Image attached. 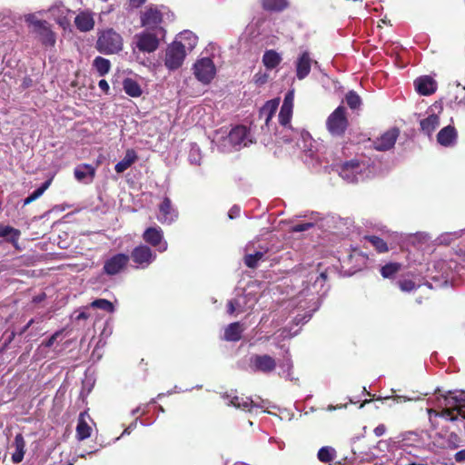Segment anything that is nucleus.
<instances>
[{
	"mask_svg": "<svg viewBox=\"0 0 465 465\" xmlns=\"http://www.w3.org/2000/svg\"><path fill=\"white\" fill-rule=\"evenodd\" d=\"M178 217L177 211L173 208L170 198L164 197L159 205L157 219L162 223L170 224Z\"/></svg>",
	"mask_w": 465,
	"mask_h": 465,
	"instance_id": "10",
	"label": "nucleus"
},
{
	"mask_svg": "<svg viewBox=\"0 0 465 465\" xmlns=\"http://www.w3.org/2000/svg\"><path fill=\"white\" fill-rule=\"evenodd\" d=\"M241 299H242V297L236 298V299H233V300H231L228 302V304H227L228 313L232 314L236 312H242Z\"/></svg>",
	"mask_w": 465,
	"mask_h": 465,
	"instance_id": "43",
	"label": "nucleus"
},
{
	"mask_svg": "<svg viewBox=\"0 0 465 465\" xmlns=\"http://www.w3.org/2000/svg\"><path fill=\"white\" fill-rule=\"evenodd\" d=\"M91 307L97 308L104 310L108 312H114V304L105 299H96L94 302H91Z\"/></svg>",
	"mask_w": 465,
	"mask_h": 465,
	"instance_id": "39",
	"label": "nucleus"
},
{
	"mask_svg": "<svg viewBox=\"0 0 465 465\" xmlns=\"http://www.w3.org/2000/svg\"><path fill=\"white\" fill-rule=\"evenodd\" d=\"M52 183V180L49 179L47 181H45L42 185L41 187H39L37 190H35V192H33L30 196L33 197L34 200H36L37 198H39L45 192V190H47V188L50 186Z\"/></svg>",
	"mask_w": 465,
	"mask_h": 465,
	"instance_id": "45",
	"label": "nucleus"
},
{
	"mask_svg": "<svg viewBox=\"0 0 465 465\" xmlns=\"http://www.w3.org/2000/svg\"><path fill=\"white\" fill-rule=\"evenodd\" d=\"M228 141L234 147L247 146L252 143V140L249 137V131L242 125L232 129L228 134Z\"/></svg>",
	"mask_w": 465,
	"mask_h": 465,
	"instance_id": "13",
	"label": "nucleus"
},
{
	"mask_svg": "<svg viewBox=\"0 0 465 465\" xmlns=\"http://www.w3.org/2000/svg\"><path fill=\"white\" fill-rule=\"evenodd\" d=\"M185 56V46L175 41L165 51L164 64L168 69L175 70L183 64Z\"/></svg>",
	"mask_w": 465,
	"mask_h": 465,
	"instance_id": "5",
	"label": "nucleus"
},
{
	"mask_svg": "<svg viewBox=\"0 0 465 465\" xmlns=\"http://www.w3.org/2000/svg\"><path fill=\"white\" fill-rule=\"evenodd\" d=\"M163 17L160 11L156 8L150 7L141 16V23L143 26L149 27L148 30L162 28L159 25L162 23Z\"/></svg>",
	"mask_w": 465,
	"mask_h": 465,
	"instance_id": "16",
	"label": "nucleus"
},
{
	"mask_svg": "<svg viewBox=\"0 0 465 465\" xmlns=\"http://www.w3.org/2000/svg\"><path fill=\"white\" fill-rule=\"evenodd\" d=\"M435 411H435V410H432V409H429V410H428V412H429V414H430V415H432V414H433V415L435 416Z\"/></svg>",
	"mask_w": 465,
	"mask_h": 465,
	"instance_id": "61",
	"label": "nucleus"
},
{
	"mask_svg": "<svg viewBox=\"0 0 465 465\" xmlns=\"http://www.w3.org/2000/svg\"><path fill=\"white\" fill-rule=\"evenodd\" d=\"M457 131L451 126L448 125L442 128L437 134L438 143L445 147L452 146L457 141Z\"/></svg>",
	"mask_w": 465,
	"mask_h": 465,
	"instance_id": "20",
	"label": "nucleus"
},
{
	"mask_svg": "<svg viewBox=\"0 0 465 465\" xmlns=\"http://www.w3.org/2000/svg\"><path fill=\"white\" fill-rule=\"evenodd\" d=\"M415 88L422 95H430L436 91V82L428 75L421 76L415 80Z\"/></svg>",
	"mask_w": 465,
	"mask_h": 465,
	"instance_id": "19",
	"label": "nucleus"
},
{
	"mask_svg": "<svg viewBox=\"0 0 465 465\" xmlns=\"http://www.w3.org/2000/svg\"><path fill=\"white\" fill-rule=\"evenodd\" d=\"M276 361L268 354L251 356L249 366L254 372L270 373L276 368Z\"/></svg>",
	"mask_w": 465,
	"mask_h": 465,
	"instance_id": "8",
	"label": "nucleus"
},
{
	"mask_svg": "<svg viewBox=\"0 0 465 465\" xmlns=\"http://www.w3.org/2000/svg\"><path fill=\"white\" fill-rule=\"evenodd\" d=\"M440 124V119L436 114H430L420 121V127L427 134H430Z\"/></svg>",
	"mask_w": 465,
	"mask_h": 465,
	"instance_id": "27",
	"label": "nucleus"
},
{
	"mask_svg": "<svg viewBox=\"0 0 465 465\" xmlns=\"http://www.w3.org/2000/svg\"><path fill=\"white\" fill-rule=\"evenodd\" d=\"M386 431V427L384 424H380L374 429V434L377 437L382 436Z\"/></svg>",
	"mask_w": 465,
	"mask_h": 465,
	"instance_id": "50",
	"label": "nucleus"
},
{
	"mask_svg": "<svg viewBox=\"0 0 465 465\" xmlns=\"http://www.w3.org/2000/svg\"><path fill=\"white\" fill-rule=\"evenodd\" d=\"M62 334V331H55L45 343V347H52L58 337Z\"/></svg>",
	"mask_w": 465,
	"mask_h": 465,
	"instance_id": "48",
	"label": "nucleus"
},
{
	"mask_svg": "<svg viewBox=\"0 0 465 465\" xmlns=\"http://www.w3.org/2000/svg\"><path fill=\"white\" fill-rule=\"evenodd\" d=\"M368 166L365 163L351 160L338 169L339 175L348 183H358L367 177Z\"/></svg>",
	"mask_w": 465,
	"mask_h": 465,
	"instance_id": "3",
	"label": "nucleus"
},
{
	"mask_svg": "<svg viewBox=\"0 0 465 465\" xmlns=\"http://www.w3.org/2000/svg\"><path fill=\"white\" fill-rule=\"evenodd\" d=\"M35 200L33 199V197H31L30 195L28 197H26L24 201V204L26 205V204H29L31 203L32 202H34Z\"/></svg>",
	"mask_w": 465,
	"mask_h": 465,
	"instance_id": "59",
	"label": "nucleus"
},
{
	"mask_svg": "<svg viewBox=\"0 0 465 465\" xmlns=\"http://www.w3.org/2000/svg\"><path fill=\"white\" fill-rule=\"evenodd\" d=\"M129 257L136 264V267L144 269L155 260L156 254L149 246L140 244L132 251Z\"/></svg>",
	"mask_w": 465,
	"mask_h": 465,
	"instance_id": "7",
	"label": "nucleus"
},
{
	"mask_svg": "<svg viewBox=\"0 0 465 465\" xmlns=\"http://www.w3.org/2000/svg\"><path fill=\"white\" fill-rule=\"evenodd\" d=\"M327 129L332 135H341L348 126L346 108L337 107L328 117L326 122Z\"/></svg>",
	"mask_w": 465,
	"mask_h": 465,
	"instance_id": "4",
	"label": "nucleus"
},
{
	"mask_svg": "<svg viewBox=\"0 0 465 465\" xmlns=\"http://www.w3.org/2000/svg\"><path fill=\"white\" fill-rule=\"evenodd\" d=\"M137 154L133 149H129L126 151L124 157L119 163H117L114 166L115 171L118 173H124L127 170L136 160Z\"/></svg>",
	"mask_w": 465,
	"mask_h": 465,
	"instance_id": "23",
	"label": "nucleus"
},
{
	"mask_svg": "<svg viewBox=\"0 0 465 465\" xmlns=\"http://www.w3.org/2000/svg\"><path fill=\"white\" fill-rule=\"evenodd\" d=\"M454 459L457 462H464L465 461V450H461L455 453Z\"/></svg>",
	"mask_w": 465,
	"mask_h": 465,
	"instance_id": "51",
	"label": "nucleus"
},
{
	"mask_svg": "<svg viewBox=\"0 0 465 465\" xmlns=\"http://www.w3.org/2000/svg\"><path fill=\"white\" fill-rule=\"evenodd\" d=\"M312 59L308 51L302 52L295 63L296 76L299 80L304 79L311 72Z\"/></svg>",
	"mask_w": 465,
	"mask_h": 465,
	"instance_id": "17",
	"label": "nucleus"
},
{
	"mask_svg": "<svg viewBox=\"0 0 465 465\" xmlns=\"http://www.w3.org/2000/svg\"><path fill=\"white\" fill-rule=\"evenodd\" d=\"M146 0H130V5L133 6V7H139L140 5H142L143 3H145Z\"/></svg>",
	"mask_w": 465,
	"mask_h": 465,
	"instance_id": "55",
	"label": "nucleus"
},
{
	"mask_svg": "<svg viewBox=\"0 0 465 465\" xmlns=\"http://www.w3.org/2000/svg\"><path fill=\"white\" fill-rule=\"evenodd\" d=\"M400 134L398 128H391L386 131L381 137L373 142V147L377 151H387L393 147Z\"/></svg>",
	"mask_w": 465,
	"mask_h": 465,
	"instance_id": "12",
	"label": "nucleus"
},
{
	"mask_svg": "<svg viewBox=\"0 0 465 465\" xmlns=\"http://www.w3.org/2000/svg\"><path fill=\"white\" fill-rule=\"evenodd\" d=\"M98 86L100 87L101 90L104 91V92H107L109 90V84L108 83L102 79L99 81L98 83Z\"/></svg>",
	"mask_w": 465,
	"mask_h": 465,
	"instance_id": "53",
	"label": "nucleus"
},
{
	"mask_svg": "<svg viewBox=\"0 0 465 465\" xmlns=\"http://www.w3.org/2000/svg\"><path fill=\"white\" fill-rule=\"evenodd\" d=\"M130 257L124 253H118L108 259L104 265V271L108 275L120 272L128 263Z\"/></svg>",
	"mask_w": 465,
	"mask_h": 465,
	"instance_id": "11",
	"label": "nucleus"
},
{
	"mask_svg": "<svg viewBox=\"0 0 465 465\" xmlns=\"http://www.w3.org/2000/svg\"><path fill=\"white\" fill-rule=\"evenodd\" d=\"M39 41L45 46H54L55 44V35L51 30L47 22H45L40 27L33 32Z\"/></svg>",
	"mask_w": 465,
	"mask_h": 465,
	"instance_id": "18",
	"label": "nucleus"
},
{
	"mask_svg": "<svg viewBox=\"0 0 465 465\" xmlns=\"http://www.w3.org/2000/svg\"><path fill=\"white\" fill-rule=\"evenodd\" d=\"M231 404L238 409L247 410L250 411V408L252 406H256L253 403V401L251 398H240L238 396H235L232 399Z\"/></svg>",
	"mask_w": 465,
	"mask_h": 465,
	"instance_id": "33",
	"label": "nucleus"
},
{
	"mask_svg": "<svg viewBox=\"0 0 465 465\" xmlns=\"http://www.w3.org/2000/svg\"><path fill=\"white\" fill-rule=\"evenodd\" d=\"M458 411L460 416L465 419V407H459Z\"/></svg>",
	"mask_w": 465,
	"mask_h": 465,
	"instance_id": "58",
	"label": "nucleus"
},
{
	"mask_svg": "<svg viewBox=\"0 0 465 465\" xmlns=\"http://www.w3.org/2000/svg\"><path fill=\"white\" fill-rule=\"evenodd\" d=\"M312 226H313V223H300V224L294 225L292 228V231L295 232H304V231L309 230Z\"/></svg>",
	"mask_w": 465,
	"mask_h": 465,
	"instance_id": "46",
	"label": "nucleus"
},
{
	"mask_svg": "<svg viewBox=\"0 0 465 465\" xmlns=\"http://www.w3.org/2000/svg\"><path fill=\"white\" fill-rule=\"evenodd\" d=\"M240 209L236 206L232 207L229 212V217L231 219L234 218L239 214Z\"/></svg>",
	"mask_w": 465,
	"mask_h": 465,
	"instance_id": "54",
	"label": "nucleus"
},
{
	"mask_svg": "<svg viewBox=\"0 0 465 465\" xmlns=\"http://www.w3.org/2000/svg\"><path fill=\"white\" fill-rule=\"evenodd\" d=\"M193 70L195 77L203 84H209L216 73L213 62L208 57L198 60Z\"/></svg>",
	"mask_w": 465,
	"mask_h": 465,
	"instance_id": "6",
	"label": "nucleus"
},
{
	"mask_svg": "<svg viewBox=\"0 0 465 465\" xmlns=\"http://www.w3.org/2000/svg\"><path fill=\"white\" fill-rule=\"evenodd\" d=\"M268 80V74H261L258 73L254 75V82L258 85L264 84Z\"/></svg>",
	"mask_w": 465,
	"mask_h": 465,
	"instance_id": "47",
	"label": "nucleus"
},
{
	"mask_svg": "<svg viewBox=\"0 0 465 465\" xmlns=\"http://www.w3.org/2000/svg\"><path fill=\"white\" fill-rule=\"evenodd\" d=\"M143 238L145 242L156 247L159 252L167 250V242L163 241V233L161 228H147L143 234Z\"/></svg>",
	"mask_w": 465,
	"mask_h": 465,
	"instance_id": "9",
	"label": "nucleus"
},
{
	"mask_svg": "<svg viewBox=\"0 0 465 465\" xmlns=\"http://www.w3.org/2000/svg\"><path fill=\"white\" fill-rule=\"evenodd\" d=\"M442 411H435L436 417H442L448 420L455 421L458 420V417L460 416L459 411H457L456 409L450 408V407H445L441 406Z\"/></svg>",
	"mask_w": 465,
	"mask_h": 465,
	"instance_id": "32",
	"label": "nucleus"
},
{
	"mask_svg": "<svg viewBox=\"0 0 465 465\" xmlns=\"http://www.w3.org/2000/svg\"><path fill=\"white\" fill-rule=\"evenodd\" d=\"M318 459L322 462H330L335 458V450L331 447H322L318 451Z\"/></svg>",
	"mask_w": 465,
	"mask_h": 465,
	"instance_id": "37",
	"label": "nucleus"
},
{
	"mask_svg": "<svg viewBox=\"0 0 465 465\" xmlns=\"http://www.w3.org/2000/svg\"><path fill=\"white\" fill-rule=\"evenodd\" d=\"M293 101H294V91L290 90L283 99L282 105L279 114V121L282 125H288L290 124L292 109H293Z\"/></svg>",
	"mask_w": 465,
	"mask_h": 465,
	"instance_id": "15",
	"label": "nucleus"
},
{
	"mask_svg": "<svg viewBox=\"0 0 465 465\" xmlns=\"http://www.w3.org/2000/svg\"><path fill=\"white\" fill-rule=\"evenodd\" d=\"M401 268L399 262H390L385 264L381 269V273L384 278H391L394 276Z\"/></svg>",
	"mask_w": 465,
	"mask_h": 465,
	"instance_id": "34",
	"label": "nucleus"
},
{
	"mask_svg": "<svg viewBox=\"0 0 465 465\" xmlns=\"http://www.w3.org/2000/svg\"><path fill=\"white\" fill-rule=\"evenodd\" d=\"M262 6L267 10L280 11L287 6L285 0H262Z\"/></svg>",
	"mask_w": 465,
	"mask_h": 465,
	"instance_id": "36",
	"label": "nucleus"
},
{
	"mask_svg": "<svg viewBox=\"0 0 465 465\" xmlns=\"http://www.w3.org/2000/svg\"><path fill=\"white\" fill-rule=\"evenodd\" d=\"M277 108V104L274 101L267 102L266 104L260 111V117H264V123L268 125L273 114Z\"/></svg>",
	"mask_w": 465,
	"mask_h": 465,
	"instance_id": "29",
	"label": "nucleus"
},
{
	"mask_svg": "<svg viewBox=\"0 0 465 465\" xmlns=\"http://www.w3.org/2000/svg\"><path fill=\"white\" fill-rule=\"evenodd\" d=\"M263 252H256L253 254H246L244 256V263L249 268H255L258 265V262L262 259Z\"/></svg>",
	"mask_w": 465,
	"mask_h": 465,
	"instance_id": "40",
	"label": "nucleus"
},
{
	"mask_svg": "<svg viewBox=\"0 0 465 465\" xmlns=\"http://www.w3.org/2000/svg\"><path fill=\"white\" fill-rule=\"evenodd\" d=\"M365 239L371 243V245L379 252H388L387 243L378 236H366Z\"/></svg>",
	"mask_w": 465,
	"mask_h": 465,
	"instance_id": "38",
	"label": "nucleus"
},
{
	"mask_svg": "<svg viewBox=\"0 0 465 465\" xmlns=\"http://www.w3.org/2000/svg\"><path fill=\"white\" fill-rule=\"evenodd\" d=\"M74 24L81 32H88L94 26V20L90 13L82 12L74 18Z\"/></svg>",
	"mask_w": 465,
	"mask_h": 465,
	"instance_id": "22",
	"label": "nucleus"
},
{
	"mask_svg": "<svg viewBox=\"0 0 465 465\" xmlns=\"http://www.w3.org/2000/svg\"><path fill=\"white\" fill-rule=\"evenodd\" d=\"M243 328L240 322H233L227 326L224 331V340L228 341H238L242 338Z\"/></svg>",
	"mask_w": 465,
	"mask_h": 465,
	"instance_id": "24",
	"label": "nucleus"
},
{
	"mask_svg": "<svg viewBox=\"0 0 465 465\" xmlns=\"http://www.w3.org/2000/svg\"><path fill=\"white\" fill-rule=\"evenodd\" d=\"M25 22L32 28V32L35 31L38 27H40L45 21L39 20L34 14H28L25 16Z\"/></svg>",
	"mask_w": 465,
	"mask_h": 465,
	"instance_id": "42",
	"label": "nucleus"
},
{
	"mask_svg": "<svg viewBox=\"0 0 465 465\" xmlns=\"http://www.w3.org/2000/svg\"><path fill=\"white\" fill-rule=\"evenodd\" d=\"M462 403H465V391H449L446 394L440 395L439 398V406H445L456 409L459 407H464Z\"/></svg>",
	"mask_w": 465,
	"mask_h": 465,
	"instance_id": "14",
	"label": "nucleus"
},
{
	"mask_svg": "<svg viewBox=\"0 0 465 465\" xmlns=\"http://www.w3.org/2000/svg\"><path fill=\"white\" fill-rule=\"evenodd\" d=\"M74 177L77 181L89 183H92L95 175V168L91 164H80L74 169Z\"/></svg>",
	"mask_w": 465,
	"mask_h": 465,
	"instance_id": "21",
	"label": "nucleus"
},
{
	"mask_svg": "<svg viewBox=\"0 0 465 465\" xmlns=\"http://www.w3.org/2000/svg\"><path fill=\"white\" fill-rule=\"evenodd\" d=\"M450 437H453V438H455V439H456V438H457V435H456L455 433H452V434L450 435Z\"/></svg>",
	"mask_w": 465,
	"mask_h": 465,
	"instance_id": "62",
	"label": "nucleus"
},
{
	"mask_svg": "<svg viewBox=\"0 0 465 465\" xmlns=\"http://www.w3.org/2000/svg\"><path fill=\"white\" fill-rule=\"evenodd\" d=\"M87 318H88V314L85 312H81L76 317L77 320H85Z\"/></svg>",
	"mask_w": 465,
	"mask_h": 465,
	"instance_id": "57",
	"label": "nucleus"
},
{
	"mask_svg": "<svg viewBox=\"0 0 465 465\" xmlns=\"http://www.w3.org/2000/svg\"><path fill=\"white\" fill-rule=\"evenodd\" d=\"M123 45L122 36L113 29L101 32L96 42V49L104 54H117L123 50Z\"/></svg>",
	"mask_w": 465,
	"mask_h": 465,
	"instance_id": "2",
	"label": "nucleus"
},
{
	"mask_svg": "<svg viewBox=\"0 0 465 465\" xmlns=\"http://www.w3.org/2000/svg\"><path fill=\"white\" fill-rule=\"evenodd\" d=\"M281 61V55L274 50L266 51L262 56V63L268 69L275 68Z\"/></svg>",
	"mask_w": 465,
	"mask_h": 465,
	"instance_id": "25",
	"label": "nucleus"
},
{
	"mask_svg": "<svg viewBox=\"0 0 465 465\" xmlns=\"http://www.w3.org/2000/svg\"><path fill=\"white\" fill-rule=\"evenodd\" d=\"M124 90L127 94L133 97H138L142 94L140 85L132 79H125L124 81Z\"/></svg>",
	"mask_w": 465,
	"mask_h": 465,
	"instance_id": "31",
	"label": "nucleus"
},
{
	"mask_svg": "<svg viewBox=\"0 0 465 465\" xmlns=\"http://www.w3.org/2000/svg\"><path fill=\"white\" fill-rule=\"evenodd\" d=\"M182 35L185 36L189 40H192V43H190V48H193L196 44V36L193 35L191 32H184Z\"/></svg>",
	"mask_w": 465,
	"mask_h": 465,
	"instance_id": "49",
	"label": "nucleus"
},
{
	"mask_svg": "<svg viewBox=\"0 0 465 465\" xmlns=\"http://www.w3.org/2000/svg\"><path fill=\"white\" fill-rule=\"evenodd\" d=\"M163 35V28L144 30L134 36V44L141 52L153 53L158 48L160 38Z\"/></svg>",
	"mask_w": 465,
	"mask_h": 465,
	"instance_id": "1",
	"label": "nucleus"
},
{
	"mask_svg": "<svg viewBox=\"0 0 465 465\" xmlns=\"http://www.w3.org/2000/svg\"><path fill=\"white\" fill-rule=\"evenodd\" d=\"M14 336H15V333H12V335H11V337L9 339V341L14 338Z\"/></svg>",
	"mask_w": 465,
	"mask_h": 465,
	"instance_id": "63",
	"label": "nucleus"
},
{
	"mask_svg": "<svg viewBox=\"0 0 465 465\" xmlns=\"http://www.w3.org/2000/svg\"><path fill=\"white\" fill-rule=\"evenodd\" d=\"M20 232L8 225L0 224V237L6 238L11 242H16L19 239Z\"/></svg>",
	"mask_w": 465,
	"mask_h": 465,
	"instance_id": "28",
	"label": "nucleus"
},
{
	"mask_svg": "<svg viewBox=\"0 0 465 465\" xmlns=\"http://www.w3.org/2000/svg\"><path fill=\"white\" fill-rule=\"evenodd\" d=\"M76 435L80 440H85L91 435V427L82 419L78 421Z\"/></svg>",
	"mask_w": 465,
	"mask_h": 465,
	"instance_id": "35",
	"label": "nucleus"
},
{
	"mask_svg": "<svg viewBox=\"0 0 465 465\" xmlns=\"http://www.w3.org/2000/svg\"><path fill=\"white\" fill-rule=\"evenodd\" d=\"M345 100L351 109H356L361 105V98L354 91H350L346 94Z\"/></svg>",
	"mask_w": 465,
	"mask_h": 465,
	"instance_id": "41",
	"label": "nucleus"
},
{
	"mask_svg": "<svg viewBox=\"0 0 465 465\" xmlns=\"http://www.w3.org/2000/svg\"><path fill=\"white\" fill-rule=\"evenodd\" d=\"M398 285L402 292H411L416 288V284L411 280H401Z\"/></svg>",
	"mask_w": 465,
	"mask_h": 465,
	"instance_id": "44",
	"label": "nucleus"
},
{
	"mask_svg": "<svg viewBox=\"0 0 465 465\" xmlns=\"http://www.w3.org/2000/svg\"><path fill=\"white\" fill-rule=\"evenodd\" d=\"M93 65L101 76L105 75L111 68L110 61L101 56L94 60Z\"/></svg>",
	"mask_w": 465,
	"mask_h": 465,
	"instance_id": "30",
	"label": "nucleus"
},
{
	"mask_svg": "<svg viewBox=\"0 0 465 465\" xmlns=\"http://www.w3.org/2000/svg\"><path fill=\"white\" fill-rule=\"evenodd\" d=\"M34 322H35V321H34V319H31V320L26 323V325H25V326L23 327V329L21 330V331H20V333H19V334H23V333H25V331L30 328V326L34 323Z\"/></svg>",
	"mask_w": 465,
	"mask_h": 465,
	"instance_id": "56",
	"label": "nucleus"
},
{
	"mask_svg": "<svg viewBox=\"0 0 465 465\" xmlns=\"http://www.w3.org/2000/svg\"><path fill=\"white\" fill-rule=\"evenodd\" d=\"M35 200L33 199V197H31L30 195L28 197H26L24 201V204L26 205V204H29L31 203L32 202H34Z\"/></svg>",
	"mask_w": 465,
	"mask_h": 465,
	"instance_id": "60",
	"label": "nucleus"
},
{
	"mask_svg": "<svg viewBox=\"0 0 465 465\" xmlns=\"http://www.w3.org/2000/svg\"><path fill=\"white\" fill-rule=\"evenodd\" d=\"M14 444L15 446V452L12 456V460L14 462L18 463L22 461L25 454V440L22 434H17L15 438Z\"/></svg>",
	"mask_w": 465,
	"mask_h": 465,
	"instance_id": "26",
	"label": "nucleus"
},
{
	"mask_svg": "<svg viewBox=\"0 0 465 465\" xmlns=\"http://www.w3.org/2000/svg\"><path fill=\"white\" fill-rule=\"evenodd\" d=\"M45 298H46V294L45 292H41L38 295L35 296L33 298L32 302L34 303H39V302H43L44 300H45Z\"/></svg>",
	"mask_w": 465,
	"mask_h": 465,
	"instance_id": "52",
	"label": "nucleus"
}]
</instances>
